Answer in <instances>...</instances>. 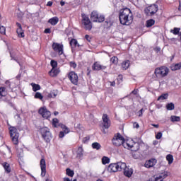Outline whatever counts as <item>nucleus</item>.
<instances>
[{
  "instance_id": "obj_1",
  "label": "nucleus",
  "mask_w": 181,
  "mask_h": 181,
  "mask_svg": "<svg viewBox=\"0 0 181 181\" xmlns=\"http://www.w3.org/2000/svg\"><path fill=\"white\" fill-rule=\"evenodd\" d=\"M119 21L121 25L129 26V25L132 23V21H134V17L132 16V13L131 12V9L125 8L121 10L119 15Z\"/></svg>"
},
{
  "instance_id": "obj_2",
  "label": "nucleus",
  "mask_w": 181,
  "mask_h": 181,
  "mask_svg": "<svg viewBox=\"0 0 181 181\" xmlns=\"http://www.w3.org/2000/svg\"><path fill=\"white\" fill-rule=\"evenodd\" d=\"M125 168V163L118 162L117 163H111L109 165L107 168L108 172L115 173V172H121L122 169Z\"/></svg>"
},
{
  "instance_id": "obj_3",
  "label": "nucleus",
  "mask_w": 181,
  "mask_h": 181,
  "mask_svg": "<svg viewBox=\"0 0 181 181\" xmlns=\"http://www.w3.org/2000/svg\"><path fill=\"white\" fill-rule=\"evenodd\" d=\"M82 25L86 30H91L93 29V23L90 21L88 16L82 14Z\"/></svg>"
},
{
  "instance_id": "obj_4",
  "label": "nucleus",
  "mask_w": 181,
  "mask_h": 181,
  "mask_svg": "<svg viewBox=\"0 0 181 181\" xmlns=\"http://www.w3.org/2000/svg\"><path fill=\"white\" fill-rule=\"evenodd\" d=\"M10 136L13 144L18 145L19 144V133H18V129L16 127H13L10 128Z\"/></svg>"
},
{
  "instance_id": "obj_5",
  "label": "nucleus",
  "mask_w": 181,
  "mask_h": 181,
  "mask_svg": "<svg viewBox=\"0 0 181 181\" xmlns=\"http://www.w3.org/2000/svg\"><path fill=\"white\" fill-rule=\"evenodd\" d=\"M156 77H166L169 74V69L166 66L156 68L154 72Z\"/></svg>"
},
{
  "instance_id": "obj_6",
  "label": "nucleus",
  "mask_w": 181,
  "mask_h": 181,
  "mask_svg": "<svg viewBox=\"0 0 181 181\" xmlns=\"http://www.w3.org/2000/svg\"><path fill=\"white\" fill-rule=\"evenodd\" d=\"M40 131L43 139H45L47 143L50 142L52 139V133H50V129L47 127H42Z\"/></svg>"
},
{
  "instance_id": "obj_7",
  "label": "nucleus",
  "mask_w": 181,
  "mask_h": 181,
  "mask_svg": "<svg viewBox=\"0 0 181 181\" xmlns=\"http://www.w3.org/2000/svg\"><path fill=\"white\" fill-rule=\"evenodd\" d=\"M124 141H125V139H124V136H122L119 133L115 134L112 139V144L115 146H121V145L124 144Z\"/></svg>"
},
{
  "instance_id": "obj_8",
  "label": "nucleus",
  "mask_w": 181,
  "mask_h": 181,
  "mask_svg": "<svg viewBox=\"0 0 181 181\" xmlns=\"http://www.w3.org/2000/svg\"><path fill=\"white\" fill-rule=\"evenodd\" d=\"M158 12V5L152 4L144 9V13L146 16H153Z\"/></svg>"
},
{
  "instance_id": "obj_9",
  "label": "nucleus",
  "mask_w": 181,
  "mask_h": 181,
  "mask_svg": "<svg viewBox=\"0 0 181 181\" xmlns=\"http://www.w3.org/2000/svg\"><path fill=\"white\" fill-rule=\"evenodd\" d=\"M38 113L42 118H45V119H48V118H50V115H52L50 111H49L46 107H40L38 110Z\"/></svg>"
},
{
  "instance_id": "obj_10",
  "label": "nucleus",
  "mask_w": 181,
  "mask_h": 181,
  "mask_svg": "<svg viewBox=\"0 0 181 181\" xmlns=\"http://www.w3.org/2000/svg\"><path fill=\"white\" fill-rule=\"evenodd\" d=\"M69 78L71 81V83H72V84L77 86L78 83V76L77 75V74H76V72L71 71L69 74Z\"/></svg>"
},
{
  "instance_id": "obj_11",
  "label": "nucleus",
  "mask_w": 181,
  "mask_h": 181,
  "mask_svg": "<svg viewBox=\"0 0 181 181\" xmlns=\"http://www.w3.org/2000/svg\"><path fill=\"white\" fill-rule=\"evenodd\" d=\"M102 119L104 128H105V129H108L111 126V121H110V118H108V115L103 114Z\"/></svg>"
},
{
  "instance_id": "obj_12",
  "label": "nucleus",
  "mask_w": 181,
  "mask_h": 181,
  "mask_svg": "<svg viewBox=\"0 0 181 181\" xmlns=\"http://www.w3.org/2000/svg\"><path fill=\"white\" fill-rule=\"evenodd\" d=\"M52 49L59 54H62L63 53V45L59 44L57 42H54L52 44Z\"/></svg>"
},
{
  "instance_id": "obj_13",
  "label": "nucleus",
  "mask_w": 181,
  "mask_h": 181,
  "mask_svg": "<svg viewBox=\"0 0 181 181\" xmlns=\"http://www.w3.org/2000/svg\"><path fill=\"white\" fill-rule=\"evenodd\" d=\"M41 176L45 177L46 176V160L42 158L40 160Z\"/></svg>"
},
{
  "instance_id": "obj_14",
  "label": "nucleus",
  "mask_w": 181,
  "mask_h": 181,
  "mask_svg": "<svg viewBox=\"0 0 181 181\" xmlns=\"http://www.w3.org/2000/svg\"><path fill=\"white\" fill-rule=\"evenodd\" d=\"M122 170H124V175L127 177H131L132 173H134V170L132 168L127 167V163H125V168H122Z\"/></svg>"
},
{
  "instance_id": "obj_15",
  "label": "nucleus",
  "mask_w": 181,
  "mask_h": 181,
  "mask_svg": "<svg viewBox=\"0 0 181 181\" xmlns=\"http://www.w3.org/2000/svg\"><path fill=\"white\" fill-rule=\"evenodd\" d=\"M105 69H107L106 66H103L98 62H95L92 66V69L96 70L97 71H99V70H105Z\"/></svg>"
},
{
  "instance_id": "obj_16",
  "label": "nucleus",
  "mask_w": 181,
  "mask_h": 181,
  "mask_svg": "<svg viewBox=\"0 0 181 181\" xmlns=\"http://www.w3.org/2000/svg\"><path fill=\"white\" fill-rule=\"evenodd\" d=\"M156 159L155 158H151V160H148L146 161L144 166L145 168H153L155 165H156Z\"/></svg>"
},
{
  "instance_id": "obj_17",
  "label": "nucleus",
  "mask_w": 181,
  "mask_h": 181,
  "mask_svg": "<svg viewBox=\"0 0 181 181\" xmlns=\"http://www.w3.org/2000/svg\"><path fill=\"white\" fill-rule=\"evenodd\" d=\"M122 146L125 148V149H132V151H136L132 148H134V144H131V143L129 142V141H123V144Z\"/></svg>"
},
{
  "instance_id": "obj_18",
  "label": "nucleus",
  "mask_w": 181,
  "mask_h": 181,
  "mask_svg": "<svg viewBox=\"0 0 181 181\" xmlns=\"http://www.w3.org/2000/svg\"><path fill=\"white\" fill-rule=\"evenodd\" d=\"M98 13L95 11H93L90 14V19L92 22H98Z\"/></svg>"
},
{
  "instance_id": "obj_19",
  "label": "nucleus",
  "mask_w": 181,
  "mask_h": 181,
  "mask_svg": "<svg viewBox=\"0 0 181 181\" xmlns=\"http://www.w3.org/2000/svg\"><path fill=\"white\" fill-rule=\"evenodd\" d=\"M49 73L51 77H56V76H57V74L60 73V71H59V69H57V68H52Z\"/></svg>"
},
{
  "instance_id": "obj_20",
  "label": "nucleus",
  "mask_w": 181,
  "mask_h": 181,
  "mask_svg": "<svg viewBox=\"0 0 181 181\" xmlns=\"http://www.w3.org/2000/svg\"><path fill=\"white\" fill-rule=\"evenodd\" d=\"M48 23H50L51 25H52V26L57 25V23H59V18L53 17V18H50L48 21Z\"/></svg>"
},
{
  "instance_id": "obj_21",
  "label": "nucleus",
  "mask_w": 181,
  "mask_h": 181,
  "mask_svg": "<svg viewBox=\"0 0 181 181\" xmlns=\"http://www.w3.org/2000/svg\"><path fill=\"white\" fill-rule=\"evenodd\" d=\"M69 43L72 49L74 47H80V45L78 44V42H77V40L76 39H71Z\"/></svg>"
},
{
  "instance_id": "obj_22",
  "label": "nucleus",
  "mask_w": 181,
  "mask_h": 181,
  "mask_svg": "<svg viewBox=\"0 0 181 181\" xmlns=\"http://www.w3.org/2000/svg\"><path fill=\"white\" fill-rule=\"evenodd\" d=\"M181 69V62L175 64H173L171 66V70L173 71H176V70H180Z\"/></svg>"
},
{
  "instance_id": "obj_23",
  "label": "nucleus",
  "mask_w": 181,
  "mask_h": 181,
  "mask_svg": "<svg viewBox=\"0 0 181 181\" xmlns=\"http://www.w3.org/2000/svg\"><path fill=\"white\" fill-rule=\"evenodd\" d=\"M129 60L124 61L122 63V70H127L129 68Z\"/></svg>"
},
{
  "instance_id": "obj_24",
  "label": "nucleus",
  "mask_w": 181,
  "mask_h": 181,
  "mask_svg": "<svg viewBox=\"0 0 181 181\" xmlns=\"http://www.w3.org/2000/svg\"><path fill=\"white\" fill-rule=\"evenodd\" d=\"M3 167L4 168L5 171L7 173H11V165H9V164H8V163L5 162L2 164Z\"/></svg>"
},
{
  "instance_id": "obj_25",
  "label": "nucleus",
  "mask_w": 181,
  "mask_h": 181,
  "mask_svg": "<svg viewBox=\"0 0 181 181\" xmlns=\"http://www.w3.org/2000/svg\"><path fill=\"white\" fill-rule=\"evenodd\" d=\"M83 147H78L76 151V158H83Z\"/></svg>"
},
{
  "instance_id": "obj_26",
  "label": "nucleus",
  "mask_w": 181,
  "mask_h": 181,
  "mask_svg": "<svg viewBox=\"0 0 181 181\" xmlns=\"http://www.w3.org/2000/svg\"><path fill=\"white\" fill-rule=\"evenodd\" d=\"M155 25V20L153 19H150L148 20L146 23V28H151Z\"/></svg>"
},
{
  "instance_id": "obj_27",
  "label": "nucleus",
  "mask_w": 181,
  "mask_h": 181,
  "mask_svg": "<svg viewBox=\"0 0 181 181\" xmlns=\"http://www.w3.org/2000/svg\"><path fill=\"white\" fill-rule=\"evenodd\" d=\"M168 97H169V94L168 93H163L161 95H160L158 98V101H160V100H168Z\"/></svg>"
},
{
  "instance_id": "obj_28",
  "label": "nucleus",
  "mask_w": 181,
  "mask_h": 181,
  "mask_svg": "<svg viewBox=\"0 0 181 181\" xmlns=\"http://www.w3.org/2000/svg\"><path fill=\"white\" fill-rule=\"evenodd\" d=\"M92 148L97 151H100V149H101V144H100V143L95 142L92 144Z\"/></svg>"
},
{
  "instance_id": "obj_29",
  "label": "nucleus",
  "mask_w": 181,
  "mask_h": 181,
  "mask_svg": "<svg viewBox=\"0 0 181 181\" xmlns=\"http://www.w3.org/2000/svg\"><path fill=\"white\" fill-rule=\"evenodd\" d=\"M31 86L33 87V90L36 92V91H39V90H40V85L39 84H35V83H31Z\"/></svg>"
},
{
  "instance_id": "obj_30",
  "label": "nucleus",
  "mask_w": 181,
  "mask_h": 181,
  "mask_svg": "<svg viewBox=\"0 0 181 181\" xmlns=\"http://www.w3.org/2000/svg\"><path fill=\"white\" fill-rule=\"evenodd\" d=\"M166 108L168 111H172L175 110V104H173V103H168L166 105Z\"/></svg>"
},
{
  "instance_id": "obj_31",
  "label": "nucleus",
  "mask_w": 181,
  "mask_h": 181,
  "mask_svg": "<svg viewBox=\"0 0 181 181\" xmlns=\"http://www.w3.org/2000/svg\"><path fill=\"white\" fill-rule=\"evenodd\" d=\"M170 173L168 172H164L163 173H161L158 177V179H166L168 176H169Z\"/></svg>"
},
{
  "instance_id": "obj_32",
  "label": "nucleus",
  "mask_w": 181,
  "mask_h": 181,
  "mask_svg": "<svg viewBox=\"0 0 181 181\" xmlns=\"http://www.w3.org/2000/svg\"><path fill=\"white\" fill-rule=\"evenodd\" d=\"M170 32L173 35H177L180 32V28H174L173 30H170Z\"/></svg>"
},
{
  "instance_id": "obj_33",
  "label": "nucleus",
  "mask_w": 181,
  "mask_h": 181,
  "mask_svg": "<svg viewBox=\"0 0 181 181\" xmlns=\"http://www.w3.org/2000/svg\"><path fill=\"white\" fill-rule=\"evenodd\" d=\"M17 33L19 37H25V33H23V30H22V28H18Z\"/></svg>"
},
{
  "instance_id": "obj_34",
  "label": "nucleus",
  "mask_w": 181,
  "mask_h": 181,
  "mask_svg": "<svg viewBox=\"0 0 181 181\" xmlns=\"http://www.w3.org/2000/svg\"><path fill=\"white\" fill-rule=\"evenodd\" d=\"M166 159L168 161L169 165H170L171 163H173V156L170 154L167 155Z\"/></svg>"
},
{
  "instance_id": "obj_35",
  "label": "nucleus",
  "mask_w": 181,
  "mask_h": 181,
  "mask_svg": "<svg viewBox=\"0 0 181 181\" xmlns=\"http://www.w3.org/2000/svg\"><path fill=\"white\" fill-rule=\"evenodd\" d=\"M102 163L103 165H107V163H110V158L106 156L103 157L102 158Z\"/></svg>"
},
{
  "instance_id": "obj_36",
  "label": "nucleus",
  "mask_w": 181,
  "mask_h": 181,
  "mask_svg": "<svg viewBox=\"0 0 181 181\" xmlns=\"http://www.w3.org/2000/svg\"><path fill=\"white\" fill-rule=\"evenodd\" d=\"M66 175L70 176V177H73V176H74V171L71 170L70 168H67Z\"/></svg>"
},
{
  "instance_id": "obj_37",
  "label": "nucleus",
  "mask_w": 181,
  "mask_h": 181,
  "mask_svg": "<svg viewBox=\"0 0 181 181\" xmlns=\"http://www.w3.org/2000/svg\"><path fill=\"white\" fill-rule=\"evenodd\" d=\"M110 62H111V63H112V64H118V57H112L110 59Z\"/></svg>"
},
{
  "instance_id": "obj_38",
  "label": "nucleus",
  "mask_w": 181,
  "mask_h": 181,
  "mask_svg": "<svg viewBox=\"0 0 181 181\" xmlns=\"http://www.w3.org/2000/svg\"><path fill=\"white\" fill-rule=\"evenodd\" d=\"M105 21V17L103 15H100L98 16V21L99 23H101Z\"/></svg>"
},
{
  "instance_id": "obj_39",
  "label": "nucleus",
  "mask_w": 181,
  "mask_h": 181,
  "mask_svg": "<svg viewBox=\"0 0 181 181\" xmlns=\"http://www.w3.org/2000/svg\"><path fill=\"white\" fill-rule=\"evenodd\" d=\"M171 121L173 122H179V121H180V117L177 116H172Z\"/></svg>"
},
{
  "instance_id": "obj_40",
  "label": "nucleus",
  "mask_w": 181,
  "mask_h": 181,
  "mask_svg": "<svg viewBox=\"0 0 181 181\" xmlns=\"http://www.w3.org/2000/svg\"><path fill=\"white\" fill-rule=\"evenodd\" d=\"M61 128L64 129V134H69V132H70V130L69 129V128H67V127L64 124H61Z\"/></svg>"
},
{
  "instance_id": "obj_41",
  "label": "nucleus",
  "mask_w": 181,
  "mask_h": 181,
  "mask_svg": "<svg viewBox=\"0 0 181 181\" xmlns=\"http://www.w3.org/2000/svg\"><path fill=\"white\" fill-rule=\"evenodd\" d=\"M35 98H38V100H43V95L40 92H37L35 95Z\"/></svg>"
},
{
  "instance_id": "obj_42",
  "label": "nucleus",
  "mask_w": 181,
  "mask_h": 181,
  "mask_svg": "<svg viewBox=\"0 0 181 181\" xmlns=\"http://www.w3.org/2000/svg\"><path fill=\"white\" fill-rule=\"evenodd\" d=\"M5 88H0V95L1 97H5L6 95V93H5Z\"/></svg>"
},
{
  "instance_id": "obj_43",
  "label": "nucleus",
  "mask_w": 181,
  "mask_h": 181,
  "mask_svg": "<svg viewBox=\"0 0 181 181\" xmlns=\"http://www.w3.org/2000/svg\"><path fill=\"white\" fill-rule=\"evenodd\" d=\"M0 33L1 35H6V28L3 25L0 26Z\"/></svg>"
},
{
  "instance_id": "obj_44",
  "label": "nucleus",
  "mask_w": 181,
  "mask_h": 181,
  "mask_svg": "<svg viewBox=\"0 0 181 181\" xmlns=\"http://www.w3.org/2000/svg\"><path fill=\"white\" fill-rule=\"evenodd\" d=\"M51 66H52V69H56L57 67V62H56L54 60H52Z\"/></svg>"
},
{
  "instance_id": "obj_45",
  "label": "nucleus",
  "mask_w": 181,
  "mask_h": 181,
  "mask_svg": "<svg viewBox=\"0 0 181 181\" xmlns=\"http://www.w3.org/2000/svg\"><path fill=\"white\" fill-rule=\"evenodd\" d=\"M160 138H162V132H158L157 133V134L156 135V139H160Z\"/></svg>"
},
{
  "instance_id": "obj_46",
  "label": "nucleus",
  "mask_w": 181,
  "mask_h": 181,
  "mask_svg": "<svg viewBox=\"0 0 181 181\" xmlns=\"http://www.w3.org/2000/svg\"><path fill=\"white\" fill-rule=\"evenodd\" d=\"M70 66H71V67H73V69H76L77 67V64L71 62H70Z\"/></svg>"
},
{
  "instance_id": "obj_47",
  "label": "nucleus",
  "mask_w": 181,
  "mask_h": 181,
  "mask_svg": "<svg viewBox=\"0 0 181 181\" xmlns=\"http://www.w3.org/2000/svg\"><path fill=\"white\" fill-rule=\"evenodd\" d=\"M52 123L54 125V127H57V124H56L59 123V120L57 119H53Z\"/></svg>"
},
{
  "instance_id": "obj_48",
  "label": "nucleus",
  "mask_w": 181,
  "mask_h": 181,
  "mask_svg": "<svg viewBox=\"0 0 181 181\" xmlns=\"http://www.w3.org/2000/svg\"><path fill=\"white\" fill-rule=\"evenodd\" d=\"M85 38L86 39V40L88 42H90L91 41V38L90 37V35H85Z\"/></svg>"
},
{
  "instance_id": "obj_49",
  "label": "nucleus",
  "mask_w": 181,
  "mask_h": 181,
  "mask_svg": "<svg viewBox=\"0 0 181 181\" xmlns=\"http://www.w3.org/2000/svg\"><path fill=\"white\" fill-rule=\"evenodd\" d=\"M87 141H90V137H85L83 139V142H84V144H86Z\"/></svg>"
},
{
  "instance_id": "obj_50",
  "label": "nucleus",
  "mask_w": 181,
  "mask_h": 181,
  "mask_svg": "<svg viewBox=\"0 0 181 181\" xmlns=\"http://www.w3.org/2000/svg\"><path fill=\"white\" fill-rule=\"evenodd\" d=\"M52 31L50 28H46L44 31L45 33H50Z\"/></svg>"
},
{
  "instance_id": "obj_51",
  "label": "nucleus",
  "mask_w": 181,
  "mask_h": 181,
  "mask_svg": "<svg viewBox=\"0 0 181 181\" xmlns=\"http://www.w3.org/2000/svg\"><path fill=\"white\" fill-rule=\"evenodd\" d=\"M64 136V132H59V138H63Z\"/></svg>"
},
{
  "instance_id": "obj_52",
  "label": "nucleus",
  "mask_w": 181,
  "mask_h": 181,
  "mask_svg": "<svg viewBox=\"0 0 181 181\" xmlns=\"http://www.w3.org/2000/svg\"><path fill=\"white\" fill-rule=\"evenodd\" d=\"M118 81H122V75H119L117 77Z\"/></svg>"
},
{
  "instance_id": "obj_53",
  "label": "nucleus",
  "mask_w": 181,
  "mask_h": 181,
  "mask_svg": "<svg viewBox=\"0 0 181 181\" xmlns=\"http://www.w3.org/2000/svg\"><path fill=\"white\" fill-rule=\"evenodd\" d=\"M134 128H139V124L136 122L134 123Z\"/></svg>"
},
{
  "instance_id": "obj_54",
  "label": "nucleus",
  "mask_w": 181,
  "mask_h": 181,
  "mask_svg": "<svg viewBox=\"0 0 181 181\" xmlns=\"http://www.w3.org/2000/svg\"><path fill=\"white\" fill-rule=\"evenodd\" d=\"M52 5H53L52 1H48L47 4V6H52Z\"/></svg>"
},
{
  "instance_id": "obj_55",
  "label": "nucleus",
  "mask_w": 181,
  "mask_h": 181,
  "mask_svg": "<svg viewBox=\"0 0 181 181\" xmlns=\"http://www.w3.org/2000/svg\"><path fill=\"white\" fill-rule=\"evenodd\" d=\"M142 111H144V109H141L139 111V117H141L142 115Z\"/></svg>"
},
{
  "instance_id": "obj_56",
  "label": "nucleus",
  "mask_w": 181,
  "mask_h": 181,
  "mask_svg": "<svg viewBox=\"0 0 181 181\" xmlns=\"http://www.w3.org/2000/svg\"><path fill=\"white\" fill-rule=\"evenodd\" d=\"M16 25L18 26V29L22 28V25H21V23H16Z\"/></svg>"
},
{
  "instance_id": "obj_57",
  "label": "nucleus",
  "mask_w": 181,
  "mask_h": 181,
  "mask_svg": "<svg viewBox=\"0 0 181 181\" xmlns=\"http://www.w3.org/2000/svg\"><path fill=\"white\" fill-rule=\"evenodd\" d=\"M110 86L112 87H115V81L110 82Z\"/></svg>"
},
{
  "instance_id": "obj_58",
  "label": "nucleus",
  "mask_w": 181,
  "mask_h": 181,
  "mask_svg": "<svg viewBox=\"0 0 181 181\" xmlns=\"http://www.w3.org/2000/svg\"><path fill=\"white\" fill-rule=\"evenodd\" d=\"M65 2L64 1H60V5H61V6H64V5H65Z\"/></svg>"
},
{
  "instance_id": "obj_59",
  "label": "nucleus",
  "mask_w": 181,
  "mask_h": 181,
  "mask_svg": "<svg viewBox=\"0 0 181 181\" xmlns=\"http://www.w3.org/2000/svg\"><path fill=\"white\" fill-rule=\"evenodd\" d=\"M151 125H152V127H154V128H159V124H152Z\"/></svg>"
},
{
  "instance_id": "obj_60",
  "label": "nucleus",
  "mask_w": 181,
  "mask_h": 181,
  "mask_svg": "<svg viewBox=\"0 0 181 181\" xmlns=\"http://www.w3.org/2000/svg\"><path fill=\"white\" fill-rule=\"evenodd\" d=\"M137 91L136 90H133V91H132V94H134V95H136V94H137Z\"/></svg>"
},
{
  "instance_id": "obj_61",
  "label": "nucleus",
  "mask_w": 181,
  "mask_h": 181,
  "mask_svg": "<svg viewBox=\"0 0 181 181\" xmlns=\"http://www.w3.org/2000/svg\"><path fill=\"white\" fill-rule=\"evenodd\" d=\"M11 59H13L15 60L16 62H18V59H16V58L13 57L12 54H11Z\"/></svg>"
},
{
  "instance_id": "obj_62",
  "label": "nucleus",
  "mask_w": 181,
  "mask_h": 181,
  "mask_svg": "<svg viewBox=\"0 0 181 181\" xmlns=\"http://www.w3.org/2000/svg\"><path fill=\"white\" fill-rule=\"evenodd\" d=\"M64 181H71V180H70V178H64Z\"/></svg>"
},
{
  "instance_id": "obj_63",
  "label": "nucleus",
  "mask_w": 181,
  "mask_h": 181,
  "mask_svg": "<svg viewBox=\"0 0 181 181\" xmlns=\"http://www.w3.org/2000/svg\"><path fill=\"white\" fill-rule=\"evenodd\" d=\"M54 115H59V112H54Z\"/></svg>"
},
{
  "instance_id": "obj_64",
  "label": "nucleus",
  "mask_w": 181,
  "mask_h": 181,
  "mask_svg": "<svg viewBox=\"0 0 181 181\" xmlns=\"http://www.w3.org/2000/svg\"><path fill=\"white\" fill-rule=\"evenodd\" d=\"M96 181H103V180L101 179H98Z\"/></svg>"
}]
</instances>
